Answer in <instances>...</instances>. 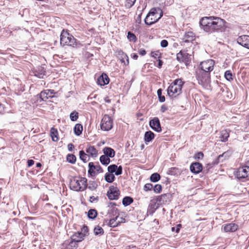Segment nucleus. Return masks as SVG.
Returning <instances> with one entry per match:
<instances>
[{"label": "nucleus", "instance_id": "nucleus-1", "mask_svg": "<svg viewBox=\"0 0 249 249\" xmlns=\"http://www.w3.org/2000/svg\"><path fill=\"white\" fill-rule=\"evenodd\" d=\"M225 23L224 19L214 16L204 17L199 21L201 29L209 34L224 32Z\"/></svg>", "mask_w": 249, "mask_h": 249}, {"label": "nucleus", "instance_id": "nucleus-2", "mask_svg": "<svg viewBox=\"0 0 249 249\" xmlns=\"http://www.w3.org/2000/svg\"><path fill=\"white\" fill-rule=\"evenodd\" d=\"M163 12L160 8H153L144 19L146 25H151L157 22L162 16Z\"/></svg>", "mask_w": 249, "mask_h": 249}, {"label": "nucleus", "instance_id": "nucleus-3", "mask_svg": "<svg viewBox=\"0 0 249 249\" xmlns=\"http://www.w3.org/2000/svg\"><path fill=\"white\" fill-rule=\"evenodd\" d=\"M60 44L63 46L67 45L76 47L80 44V42L67 31L63 30L60 35Z\"/></svg>", "mask_w": 249, "mask_h": 249}, {"label": "nucleus", "instance_id": "nucleus-4", "mask_svg": "<svg viewBox=\"0 0 249 249\" xmlns=\"http://www.w3.org/2000/svg\"><path fill=\"white\" fill-rule=\"evenodd\" d=\"M71 189L75 191H83L87 188V179L85 178H74L70 181Z\"/></svg>", "mask_w": 249, "mask_h": 249}, {"label": "nucleus", "instance_id": "nucleus-5", "mask_svg": "<svg viewBox=\"0 0 249 249\" xmlns=\"http://www.w3.org/2000/svg\"><path fill=\"white\" fill-rule=\"evenodd\" d=\"M184 82L180 79H176L168 88L167 94L170 97H176L181 93Z\"/></svg>", "mask_w": 249, "mask_h": 249}, {"label": "nucleus", "instance_id": "nucleus-6", "mask_svg": "<svg viewBox=\"0 0 249 249\" xmlns=\"http://www.w3.org/2000/svg\"><path fill=\"white\" fill-rule=\"evenodd\" d=\"M101 129L104 131H108L113 127V120L108 115H105L101 120Z\"/></svg>", "mask_w": 249, "mask_h": 249}, {"label": "nucleus", "instance_id": "nucleus-7", "mask_svg": "<svg viewBox=\"0 0 249 249\" xmlns=\"http://www.w3.org/2000/svg\"><path fill=\"white\" fill-rule=\"evenodd\" d=\"M196 78L199 83L204 84L209 82L210 79V72L202 71L200 69L196 72Z\"/></svg>", "mask_w": 249, "mask_h": 249}, {"label": "nucleus", "instance_id": "nucleus-8", "mask_svg": "<svg viewBox=\"0 0 249 249\" xmlns=\"http://www.w3.org/2000/svg\"><path fill=\"white\" fill-rule=\"evenodd\" d=\"M88 232V227L84 226L82 229V231H78L73 234L71 236V240H74L77 243L80 242L84 240L85 236Z\"/></svg>", "mask_w": 249, "mask_h": 249}, {"label": "nucleus", "instance_id": "nucleus-9", "mask_svg": "<svg viewBox=\"0 0 249 249\" xmlns=\"http://www.w3.org/2000/svg\"><path fill=\"white\" fill-rule=\"evenodd\" d=\"M120 195L119 189L113 185L110 186L107 192V196L110 200H117Z\"/></svg>", "mask_w": 249, "mask_h": 249}, {"label": "nucleus", "instance_id": "nucleus-10", "mask_svg": "<svg viewBox=\"0 0 249 249\" xmlns=\"http://www.w3.org/2000/svg\"><path fill=\"white\" fill-rule=\"evenodd\" d=\"M97 173H103V170L99 165V162L96 165H94V163L90 162L89 163L88 174L90 176H95Z\"/></svg>", "mask_w": 249, "mask_h": 249}, {"label": "nucleus", "instance_id": "nucleus-11", "mask_svg": "<svg viewBox=\"0 0 249 249\" xmlns=\"http://www.w3.org/2000/svg\"><path fill=\"white\" fill-rule=\"evenodd\" d=\"M214 61L212 59H209L202 62L199 65L200 70L210 72L213 69Z\"/></svg>", "mask_w": 249, "mask_h": 249}, {"label": "nucleus", "instance_id": "nucleus-12", "mask_svg": "<svg viewBox=\"0 0 249 249\" xmlns=\"http://www.w3.org/2000/svg\"><path fill=\"white\" fill-rule=\"evenodd\" d=\"M54 93V90L53 89L44 90L37 95V98H39L37 99V101H39L40 102L42 101H46L49 98H53Z\"/></svg>", "mask_w": 249, "mask_h": 249}, {"label": "nucleus", "instance_id": "nucleus-13", "mask_svg": "<svg viewBox=\"0 0 249 249\" xmlns=\"http://www.w3.org/2000/svg\"><path fill=\"white\" fill-rule=\"evenodd\" d=\"M238 178H245L249 176V166H244L239 167L235 174Z\"/></svg>", "mask_w": 249, "mask_h": 249}, {"label": "nucleus", "instance_id": "nucleus-14", "mask_svg": "<svg viewBox=\"0 0 249 249\" xmlns=\"http://www.w3.org/2000/svg\"><path fill=\"white\" fill-rule=\"evenodd\" d=\"M177 59L179 62H184L187 65L191 61V55L186 52L180 51L177 54Z\"/></svg>", "mask_w": 249, "mask_h": 249}, {"label": "nucleus", "instance_id": "nucleus-15", "mask_svg": "<svg viewBox=\"0 0 249 249\" xmlns=\"http://www.w3.org/2000/svg\"><path fill=\"white\" fill-rule=\"evenodd\" d=\"M150 127L155 131L160 132L162 130L159 119L155 117L149 121Z\"/></svg>", "mask_w": 249, "mask_h": 249}, {"label": "nucleus", "instance_id": "nucleus-16", "mask_svg": "<svg viewBox=\"0 0 249 249\" xmlns=\"http://www.w3.org/2000/svg\"><path fill=\"white\" fill-rule=\"evenodd\" d=\"M107 170L108 173L112 174L114 173L116 176L121 175L123 172L122 166H117L116 164H111L108 166Z\"/></svg>", "mask_w": 249, "mask_h": 249}, {"label": "nucleus", "instance_id": "nucleus-17", "mask_svg": "<svg viewBox=\"0 0 249 249\" xmlns=\"http://www.w3.org/2000/svg\"><path fill=\"white\" fill-rule=\"evenodd\" d=\"M237 42L242 46L249 49V36L243 35L239 36Z\"/></svg>", "mask_w": 249, "mask_h": 249}, {"label": "nucleus", "instance_id": "nucleus-18", "mask_svg": "<svg viewBox=\"0 0 249 249\" xmlns=\"http://www.w3.org/2000/svg\"><path fill=\"white\" fill-rule=\"evenodd\" d=\"M190 169L191 172L194 174H197L202 171L203 169V165L199 162H193L190 166Z\"/></svg>", "mask_w": 249, "mask_h": 249}, {"label": "nucleus", "instance_id": "nucleus-19", "mask_svg": "<svg viewBox=\"0 0 249 249\" xmlns=\"http://www.w3.org/2000/svg\"><path fill=\"white\" fill-rule=\"evenodd\" d=\"M108 207H109V209L107 214L109 215V217L119 216V211L118 209L116 207L115 203L110 202Z\"/></svg>", "mask_w": 249, "mask_h": 249}, {"label": "nucleus", "instance_id": "nucleus-20", "mask_svg": "<svg viewBox=\"0 0 249 249\" xmlns=\"http://www.w3.org/2000/svg\"><path fill=\"white\" fill-rule=\"evenodd\" d=\"M33 73L35 76L39 78H43L46 74V71L43 67L39 66L33 70Z\"/></svg>", "mask_w": 249, "mask_h": 249}, {"label": "nucleus", "instance_id": "nucleus-21", "mask_svg": "<svg viewBox=\"0 0 249 249\" xmlns=\"http://www.w3.org/2000/svg\"><path fill=\"white\" fill-rule=\"evenodd\" d=\"M97 84L101 86H104L108 84L109 82V78L106 73H102L97 79Z\"/></svg>", "mask_w": 249, "mask_h": 249}, {"label": "nucleus", "instance_id": "nucleus-22", "mask_svg": "<svg viewBox=\"0 0 249 249\" xmlns=\"http://www.w3.org/2000/svg\"><path fill=\"white\" fill-rule=\"evenodd\" d=\"M232 152L230 150H228L224 152L222 154L219 155L215 160V163H219L220 162H222L229 158Z\"/></svg>", "mask_w": 249, "mask_h": 249}, {"label": "nucleus", "instance_id": "nucleus-23", "mask_svg": "<svg viewBox=\"0 0 249 249\" xmlns=\"http://www.w3.org/2000/svg\"><path fill=\"white\" fill-rule=\"evenodd\" d=\"M170 194H164L159 196L156 199L160 205H163L170 201Z\"/></svg>", "mask_w": 249, "mask_h": 249}, {"label": "nucleus", "instance_id": "nucleus-24", "mask_svg": "<svg viewBox=\"0 0 249 249\" xmlns=\"http://www.w3.org/2000/svg\"><path fill=\"white\" fill-rule=\"evenodd\" d=\"M160 205L156 199L151 200L148 206V211L150 214L153 213L155 211L159 208Z\"/></svg>", "mask_w": 249, "mask_h": 249}, {"label": "nucleus", "instance_id": "nucleus-25", "mask_svg": "<svg viewBox=\"0 0 249 249\" xmlns=\"http://www.w3.org/2000/svg\"><path fill=\"white\" fill-rule=\"evenodd\" d=\"M238 225L234 223H229L223 226V230L225 232H234L238 229Z\"/></svg>", "mask_w": 249, "mask_h": 249}, {"label": "nucleus", "instance_id": "nucleus-26", "mask_svg": "<svg viewBox=\"0 0 249 249\" xmlns=\"http://www.w3.org/2000/svg\"><path fill=\"white\" fill-rule=\"evenodd\" d=\"M104 155L108 158H113L115 155V152L113 149L109 147H105L103 149Z\"/></svg>", "mask_w": 249, "mask_h": 249}, {"label": "nucleus", "instance_id": "nucleus-27", "mask_svg": "<svg viewBox=\"0 0 249 249\" xmlns=\"http://www.w3.org/2000/svg\"><path fill=\"white\" fill-rule=\"evenodd\" d=\"M155 134L151 131H148L145 132L144 140L146 143L151 142L155 138Z\"/></svg>", "mask_w": 249, "mask_h": 249}, {"label": "nucleus", "instance_id": "nucleus-28", "mask_svg": "<svg viewBox=\"0 0 249 249\" xmlns=\"http://www.w3.org/2000/svg\"><path fill=\"white\" fill-rule=\"evenodd\" d=\"M86 151L89 155L92 157H96L98 154V151L93 146H89L86 149Z\"/></svg>", "mask_w": 249, "mask_h": 249}, {"label": "nucleus", "instance_id": "nucleus-29", "mask_svg": "<svg viewBox=\"0 0 249 249\" xmlns=\"http://www.w3.org/2000/svg\"><path fill=\"white\" fill-rule=\"evenodd\" d=\"M195 36L192 32H188L185 33L184 36V41L185 42H189L195 39Z\"/></svg>", "mask_w": 249, "mask_h": 249}, {"label": "nucleus", "instance_id": "nucleus-30", "mask_svg": "<svg viewBox=\"0 0 249 249\" xmlns=\"http://www.w3.org/2000/svg\"><path fill=\"white\" fill-rule=\"evenodd\" d=\"M80 159L85 163L87 162L90 160L89 155L86 154L84 151L81 150L79 152Z\"/></svg>", "mask_w": 249, "mask_h": 249}, {"label": "nucleus", "instance_id": "nucleus-31", "mask_svg": "<svg viewBox=\"0 0 249 249\" xmlns=\"http://www.w3.org/2000/svg\"><path fill=\"white\" fill-rule=\"evenodd\" d=\"M118 218L119 216H116L115 218H111L107 224L108 226L112 228L117 227L120 223V221H117Z\"/></svg>", "mask_w": 249, "mask_h": 249}, {"label": "nucleus", "instance_id": "nucleus-32", "mask_svg": "<svg viewBox=\"0 0 249 249\" xmlns=\"http://www.w3.org/2000/svg\"><path fill=\"white\" fill-rule=\"evenodd\" d=\"M74 134L77 136H80L83 131V126L80 124H75L74 129Z\"/></svg>", "mask_w": 249, "mask_h": 249}, {"label": "nucleus", "instance_id": "nucleus-33", "mask_svg": "<svg viewBox=\"0 0 249 249\" xmlns=\"http://www.w3.org/2000/svg\"><path fill=\"white\" fill-rule=\"evenodd\" d=\"M51 136L52 140L54 142H57L58 140V131L56 129L52 127L51 129Z\"/></svg>", "mask_w": 249, "mask_h": 249}, {"label": "nucleus", "instance_id": "nucleus-34", "mask_svg": "<svg viewBox=\"0 0 249 249\" xmlns=\"http://www.w3.org/2000/svg\"><path fill=\"white\" fill-rule=\"evenodd\" d=\"M229 137V133L227 130H223L221 131L220 138L222 142H225L227 141Z\"/></svg>", "mask_w": 249, "mask_h": 249}, {"label": "nucleus", "instance_id": "nucleus-35", "mask_svg": "<svg viewBox=\"0 0 249 249\" xmlns=\"http://www.w3.org/2000/svg\"><path fill=\"white\" fill-rule=\"evenodd\" d=\"M133 202V198L128 196L124 197L122 200V203L124 206H127L132 203Z\"/></svg>", "mask_w": 249, "mask_h": 249}, {"label": "nucleus", "instance_id": "nucleus-36", "mask_svg": "<svg viewBox=\"0 0 249 249\" xmlns=\"http://www.w3.org/2000/svg\"><path fill=\"white\" fill-rule=\"evenodd\" d=\"M97 216V212L95 209H90L88 212V217L91 219H94Z\"/></svg>", "mask_w": 249, "mask_h": 249}, {"label": "nucleus", "instance_id": "nucleus-37", "mask_svg": "<svg viewBox=\"0 0 249 249\" xmlns=\"http://www.w3.org/2000/svg\"><path fill=\"white\" fill-rule=\"evenodd\" d=\"M100 161L101 163L104 165H108L111 161L110 158L104 155H102L100 157Z\"/></svg>", "mask_w": 249, "mask_h": 249}, {"label": "nucleus", "instance_id": "nucleus-38", "mask_svg": "<svg viewBox=\"0 0 249 249\" xmlns=\"http://www.w3.org/2000/svg\"><path fill=\"white\" fill-rule=\"evenodd\" d=\"M115 178L114 175L109 173H106L105 176V180L108 183H112L113 182Z\"/></svg>", "mask_w": 249, "mask_h": 249}, {"label": "nucleus", "instance_id": "nucleus-39", "mask_svg": "<svg viewBox=\"0 0 249 249\" xmlns=\"http://www.w3.org/2000/svg\"><path fill=\"white\" fill-rule=\"evenodd\" d=\"M67 160L69 163L74 164L76 160V157L72 154H69L67 156Z\"/></svg>", "mask_w": 249, "mask_h": 249}, {"label": "nucleus", "instance_id": "nucleus-40", "mask_svg": "<svg viewBox=\"0 0 249 249\" xmlns=\"http://www.w3.org/2000/svg\"><path fill=\"white\" fill-rule=\"evenodd\" d=\"M98 187L97 183L95 181H89L87 188L91 191H94Z\"/></svg>", "mask_w": 249, "mask_h": 249}, {"label": "nucleus", "instance_id": "nucleus-41", "mask_svg": "<svg viewBox=\"0 0 249 249\" xmlns=\"http://www.w3.org/2000/svg\"><path fill=\"white\" fill-rule=\"evenodd\" d=\"M160 178V176L157 173L152 174L150 178L151 181L153 182H156L158 181Z\"/></svg>", "mask_w": 249, "mask_h": 249}, {"label": "nucleus", "instance_id": "nucleus-42", "mask_svg": "<svg viewBox=\"0 0 249 249\" xmlns=\"http://www.w3.org/2000/svg\"><path fill=\"white\" fill-rule=\"evenodd\" d=\"M78 113L76 111L71 112L70 115V119L72 122L77 121L78 118Z\"/></svg>", "mask_w": 249, "mask_h": 249}, {"label": "nucleus", "instance_id": "nucleus-43", "mask_svg": "<svg viewBox=\"0 0 249 249\" xmlns=\"http://www.w3.org/2000/svg\"><path fill=\"white\" fill-rule=\"evenodd\" d=\"M94 232L95 235H102L104 233V230L101 227L97 226L94 229Z\"/></svg>", "mask_w": 249, "mask_h": 249}, {"label": "nucleus", "instance_id": "nucleus-44", "mask_svg": "<svg viewBox=\"0 0 249 249\" xmlns=\"http://www.w3.org/2000/svg\"><path fill=\"white\" fill-rule=\"evenodd\" d=\"M162 90L161 89H159L157 90V94L158 96L159 101L161 103L164 102L165 100V98L164 96L162 95Z\"/></svg>", "mask_w": 249, "mask_h": 249}, {"label": "nucleus", "instance_id": "nucleus-45", "mask_svg": "<svg viewBox=\"0 0 249 249\" xmlns=\"http://www.w3.org/2000/svg\"><path fill=\"white\" fill-rule=\"evenodd\" d=\"M224 76L229 81H231L233 80L232 74L230 71H226L225 72Z\"/></svg>", "mask_w": 249, "mask_h": 249}, {"label": "nucleus", "instance_id": "nucleus-46", "mask_svg": "<svg viewBox=\"0 0 249 249\" xmlns=\"http://www.w3.org/2000/svg\"><path fill=\"white\" fill-rule=\"evenodd\" d=\"M127 38L130 41L134 42H136L137 37L136 36L131 32H128L127 33Z\"/></svg>", "mask_w": 249, "mask_h": 249}, {"label": "nucleus", "instance_id": "nucleus-47", "mask_svg": "<svg viewBox=\"0 0 249 249\" xmlns=\"http://www.w3.org/2000/svg\"><path fill=\"white\" fill-rule=\"evenodd\" d=\"M179 170L176 167L171 168L169 170V174L171 175H176L179 173Z\"/></svg>", "mask_w": 249, "mask_h": 249}, {"label": "nucleus", "instance_id": "nucleus-48", "mask_svg": "<svg viewBox=\"0 0 249 249\" xmlns=\"http://www.w3.org/2000/svg\"><path fill=\"white\" fill-rule=\"evenodd\" d=\"M121 61L125 65H128L129 64L128 57L126 54H123L122 58L121 59Z\"/></svg>", "mask_w": 249, "mask_h": 249}, {"label": "nucleus", "instance_id": "nucleus-49", "mask_svg": "<svg viewBox=\"0 0 249 249\" xmlns=\"http://www.w3.org/2000/svg\"><path fill=\"white\" fill-rule=\"evenodd\" d=\"M136 0H126L125 3V6L127 8H131L133 6Z\"/></svg>", "mask_w": 249, "mask_h": 249}, {"label": "nucleus", "instance_id": "nucleus-50", "mask_svg": "<svg viewBox=\"0 0 249 249\" xmlns=\"http://www.w3.org/2000/svg\"><path fill=\"white\" fill-rule=\"evenodd\" d=\"M161 189H162V187H161V185L158 184L155 185L153 188V190L156 193H160V191H161Z\"/></svg>", "mask_w": 249, "mask_h": 249}, {"label": "nucleus", "instance_id": "nucleus-51", "mask_svg": "<svg viewBox=\"0 0 249 249\" xmlns=\"http://www.w3.org/2000/svg\"><path fill=\"white\" fill-rule=\"evenodd\" d=\"M217 164L218 163H215V160H214L212 163H209L206 165V166H205L206 170L208 172L210 169L212 168L214 165Z\"/></svg>", "mask_w": 249, "mask_h": 249}, {"label": "nucleus", "instance_id": "nucleus-52", "mask_svg": "<svg viewBox=\"0 0 249 249\" xmlns=\"http://www.w3.org/2000/svg\"><path fill=\"white\" fill-rule=\"evenodd\" d=\"M153 188V185L151 183H146L144 186V190L145 191H150Z\"/></svg>", "mask_w": 249, "mask_h": 249}, {"label": "nucleus", "instance_id": "nucleus-53", "mask_svg": "<svg viewBox=\"0 0 249 249\" xmlns=\"http://www.w3.org/2000/svg\"><path fill=\"white\" fill-rule=\"evenodd\" d=\"M204 157V154L202 152H199L197 153L195 155V159L196 160L202 159Z\"/></svg>", "mask_w": 249, "mask_h": 249}, {"label": "nucleus", "instance_id": "nucleus-54", "mask_svg": "<svg viewBox=\"0 0 249 249\" xmlns=\"http://www.w3.org/2000/svg\"><path fill=\"white\" fill-rule=\"evenodd\" d=\"M99 200V197L98 196L95 197L94 196H91L89 197V201L91 203H93L95 202H97Z\"/></svg>", "mask_w": 249, "mask_h": 249}, {"label": "nucleus", "instance_id": "nucleus-55", "mask_svg": "<svg viewBox=\"0 0 249 249\" xmlns=\"http://www.w3.org/2000/svg\"><path fill=\"white\" fill-rule=\"evenodd\" d=\"M168 45V42L166 40L163 39L160 42V45L163 48L166 47Z\"/></svg>", "mask_w": 249, "mask_h": 249}, {"label": "nucleus", "instance_id": "nucleus-56", "mask_svg": "<svg viewBox=\"0 0 249 249\" xmlns=\"http://www.w3.org/2000/svg\"><path fill=\"white\" fill-rule=\"evenodd\" d=\"M167 109V107L165 105H163L161 106L160 110L161 112L163 113L166 111Z\"/></svg>", "mask_w": 249, "mask_h": 249}, {"label": "nucleus", "instance_id": "nucleus-57", "mask_svg": "<svg viewBox=\"0 0 249 249\" xmlns=\"http://www.w3.org/2000/svg\"><path fill=\"white\" fill-rule=\"evenodd\" d=\"M35 162L33 160H27V164L28 167H31L34 165Z\"/></svg>", "mask_w": 249, "mask_h": 249}, {"label": "nucleus", "instance_id": "nucleus-58", "mask_svg": "<svg viewBox=\"0 0 249 249\" xmlns=\"http://www.w3.org/2000/svg\"><path fill=\"white\" fill-rule=\"evenodd\" d=\"M74 145L72 143H69L68 145V149L69 151H71L73 150V149L74 148Z\"/></svg>", "mask_w": 249, "mask_h": 249}, {"label": "nucleus", "instance_id": "nucleus-59", "mask_svg": "<svg viewBox=\"0 0 249 249\" xmlns=\"http://www.w3.org/2000/svg\"><path fill=\"white\" fill-rule=\"evenodd\" d=\"M4 112V107L2 104H0V113L3 114Z\"/></svg>", "mask_w": 249, "mask_h": 249}, {"label": "nucleus", "instance_id": "nucleus-60", "mask_svg": "<svg viewBox=\"0 0 249 249\" xmlns=\"http://www.w3.org/2000/svg\"><path fill=\"white\" fill-rule=\"evenodd\" d=\"M146 51L144 49H141L140 51H139V53L140 55H142V56H143L145 54H146Z\"/></svg>", "mask_w": 249, "mask_h": 249}, {"label": "nucleus", "instance_id": "nucleus-61", "mask_svg": "<svg viewBox=\"0 0 249 249\" xmlns=\"http://www.w3.org/2000/svg\"><path fill=\"white\" fill-rule=\"evenodd\" d=\"M163 64V62L161 60H160V59H159L158 60V67L160 68L161 67L162 65Z\"/></svg>", "mask_w": 249, "mask_h": 249}, {"label": "nucleus", "instance_id": "nucleus-62", "mask_svg": "<svg viewBox=\"0 0 249 249\" xmlns=\"http://www.w3.org/2000/svg\"><path fill=\"white\" fill-rule=\"evenodd\" d=\"M141 15L142 14L139 15L136 19V22H137L139 24L141 22Z\"/></svg>", "mask_w": 249, "mask_h": 249}, {"label": "nucleus", "instance_id": "nucleus-63", "mask_svg": "<svg viewBox=\"0 0 249 249\" xmlns=\"http://www.w3.org/2000/svg\"><path fill=\"white\" fill-rule=\"evenodd\" d=\"M131 57L134 59H137L138 57V55L136 54V53H133L131 54Z\"/></svg>", "mask_w": 249, "mask_h": 249}, {"label": "nucleus", "instance_id": "nucleus-64", "mask_svg": "<svg viewBox=\"0 0 249 249\" xmlns=\"http://www.w3.org/2000/svg\"><path fill=\"white\" fill-rule=\"evenodd\" d=\"M151 54H152V56L153 57H154L155 58H157V57H158V53H154V52H152L151 53Z\"/></svg>", "mask_w": 249, "mask_h": 249}]
</instances>
